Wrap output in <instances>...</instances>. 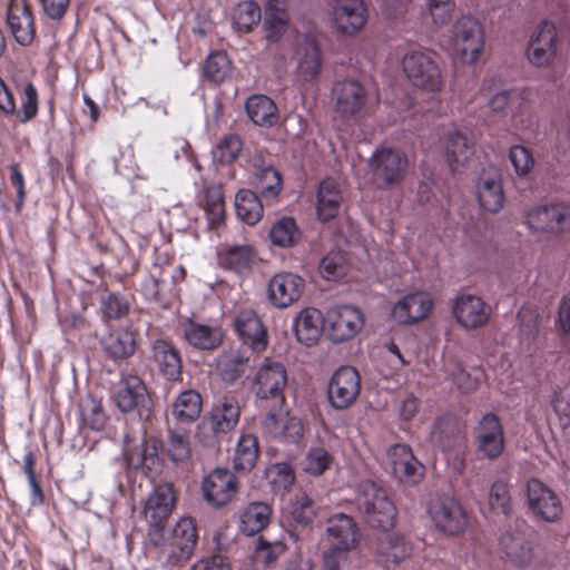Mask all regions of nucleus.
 <instances>
[{
  "instance_id": "41",
  "label": "nucleus",
  "mask_w": 570,
  "mask_h": 570,
  "mask_svg": "<svg viewBox=\"0 0 570 570\" xmlns=\"http://www.w3.org/2000/svg\"><path fill=\"white\" fill-rule=\"evenodd\" d=\"M154 358L160 371L169 380H176L181 373V362L176 348L166 341H156L153 346Z\"/></svg>"
},
{
  "instance_id": "8",
  "label": "nucleus",
  "mask_w": 570,
  "mask_h": 570,
  "mask_svg": "<svg viewBox=\"0 0 570 570\" xmlns=\"http://www.w3.org/2000/svg\"><path fill=\"white\" fill-rule=\"evenodd\" d=\"M451 314L460 328L476 331L488 325L492 307L479 295L462 293L452 299Z\"/></svg>"
},
{
  "instance_id": "38",
  "label": "nucleus",
  "mask_w": 570,
  "mask_h": 570,
  "mask_svg": "<svg viewBox=\"0 0 570 570\" xmlns=\"http://www.w3.org/2000/svg\"><path fill=\"white\" fill-rule=\"evenodd\" d=\"M245 110L248 118L261 127H272L278 119L276 105L265 95H253L247 98Z\"/></svg>"
},
{
  "instance_id": "60",
  "label": "nucleus",
  "mask_w": 570,
  "mask_h": 570,
  "mask_svg": "<svg viewBox=\"0 0 570 570\" xmlns=\"http://www.w3.org/2000/svg\"><path fill=\"white\" fill-rule=\"evenodd\" d=\"M511 127L518 131L531 129L535 124L533 109L529 102H520L511 110Z\"/></svg>"
},
{
  "instance_id": "31",
  "label": "nucleus",
  "mask_w": 570,
  "mask_h": 570,
  "mask_svg": "<svg viewBox=\"0 0 570 570\" xmlns=\"http://www.w3.org/2000/svg\"><path fill=\"white\" fill-rule=\"evenodd\" d=\"M292 327L297 341L311 346L318 341L325 330V315L315 307L303 308L293 318Z\"/></svg>"
},
{
  "instance_id": "10",
  "label": "nucleus",
  "mask_w": 570,
  "mask_h": 570,
  "mask_svg": "<svg viewBox=\"0 0 570 570\" xmlns=\"http://www.w3.org/2000/svg\"><path fill=\"white\" fill-rule=\"evenodd\" d=\"M527 226L538 233L558 235L570 230V205L553 203L537 205L525 216Z\"/></svg>"
},
{
  "instance_id": "37",
  "label": "nucleus",
  "mask_w": 570,
  "mask_h": 570,
  "mask_svg": "<svg viewBox=\"0 0 570 570\" xmlns=\"http://www.w3.org/2000/svg\"><path fill=\"white\" fill-rule=\"evenodd\" d=\"M444 149L446 161L453 171L464 167L473 154L466 136L458 129H453L446 135Z\"/></svg>"
},
{
  "instance_id": "15",
  "label": "nucleus",
  "mask_w": 570,
  "mask_h": 570,
  "mask_svg": "<svg viewBox=\"0 0 570 570\" xmlns=\"http://www.w3.org/2000/svg\"><path fill=\"white\" fill-rule=\"evenodd\" d=\"M305 291V281L302 276L292 272H279L274 274L266 288L269 304L284 309L297 303Z\"/></svg>"
},
{
  "instance_id": "25",
  "label": "nucleus",
  "mask_w": 570,
  "mask_h": 570,
  "mask_svg": "<svg viewBox=\"0 0 570 570\" xmlns=\"http://www.w3.org/2000/svg\"><path fill=\"white\" fill-rule=\"evenodd\" d=\"M7 23L17 42L31 43L35 37V21L27 0H10L7 9Z\"/></svg>"
},
{
  "instance_id": "3",
  "label": "nucleus",
  "mask_w": 570,
  "mask_h": 570,
  "mask_svg": "<svg viewBox=\"0 0 570 570\" xmlns=\"http://www.w3.org/2000/svg\"><path fill=\"white\" fill-rule=\"evenodd\" d=\"M372 183L382 189L399 185L409 168L406 155L395 148H381L374 151L368 161Z\"/></svg>"
},
{
  "instance_id": "50",
  "label": "nucleus",
  "mask_w": 570,
  "mask_h": 570,
  "mask_svg": "<svg viewBox=\"0 0 570 570\" xmlns=\"http://www.w3.org/2000/svg\"><path fill=\"white\" fill-rule=\"evenodd\" d=\"M230 60L223 51L210 53L204 65V73L206 78L215 83L223 82L230 73Z\"/></svg>"
},
{
  "instance_id": "63",
  "label": "nucleus",
  "mask_w": 570,
  "mask_h": 570,
  "mask_svg": "<svg viewBox=\"0 0 570 570\" xmlns=\"http://www.w3.org/2000/svg\"><path fill=\"white\" fill-rule=\"evenodd\" d=\"M101 308L105 316L117 320L128 314L130 303L127 297L111 293L102 299Z\"/></svg>"
},
{
  "instance_id": "23",
  "label": "nucleus",
  "mask_w": 570,
  "mask_h": 570,
  "mask_svg": "<svg viewBox=\"0 0 570 570\" xmlns=\"http://www.w3.org/2000/svg\"><path fill=\"white\" fill-rule=\"evenodd\" d=\"M389 465L401 482L417 483L423 476V465L406 444H394L387 450Z\"/></svg>"
},
{
  "instance_id": "45",
  "label": "nucleus",
  "mask_w": 570,
  "mask_h": 570,
  "mask_svg": "<svg viewBox=\"0 0 570 570\" xmlns=\"http://www.w3.org/2000/svg\"><path fill=\"white\" fill-rule=\"evenodd\" d=\"M258 459V445L256 436L253 434H243L237 443L234 466L237 470L249 471L256 464Z\"/></svg>"
},
{
  "instance_id": "27",
  "label": "nucleus",
  "mask_w": 570,
  "mask_h": 570,
  "mask_svg": "<svg viewBox=\"0 0 570 570\" xmlns=\"http://www.w3.org/2000/svg\"><path fill=\"white\" fill-rule=\"evenodd\" d=\"M366 19L367 10L363 0H336L333 20L341 32L356 33L364 27Z\"/></svg>"
},
{
  "instance_id": "28",
  "label": "nucleus",
  "mask_w": 570,
  "mask_h": 570,
  "mask_svg": "<svg viewBox=\"0 0 570 570\" xmlns=\"http://www.w3.org/2000/svg\"><path fill=\"white\" fill-rule=\"evenodd\" d=\"M235 330L244 344L254 352H263L267 347V333L255 311L243 309L234 321Z\"/></svg>"
},
{
  "instance_id": "14",
  "label": "nucleus",
  "mask_w": 570,
  "mask_h": 570,
  "mask_svg": "<svg viewBox=\"0 0 570 570\" xmlns=\"http://www.w3.org/2000/svg\"><path fill=\"white\" fill-rule=\"evenodd\" d=\"M527 502L531 513L547 522L558 521L563 512L559 495L535 478L527 483Z\"/></svg>"
},
{
  "instance_id": "39",
  "label": "nucleus",
  "mask_w": 570,
  "mask_h": 570,
  "mask_svg": "<svg viewBox=\"0 0 570 570\" xmlns=\"http://www.w3.org/2000/svg\"><path fill=\"white\" fill-rule=\"evenodd\" d=\"M187 342L202 350H213L222 342V332L218 327L189 321L184 328Z\"/></svg>"
},
{
  "instance_id": "53",
  "label": "nucleus",
  "mask_w": 570,
  "mask_h": 570,
  "mask_svg": "<svg viewBox=\"0 0 570 570\" xmlns=\"http://www.w3.org/2000/svg\"><path fill=\"white\" fill-rule=\"evenodd\" d=\"M242 140L237 135H227L213 150V158L219 164L233 163L242 151Z\"/></svg>"
},
{
  "instance_id": "17",
  "label": "nucleus",
  "mask_w": 570,
  "mask_h": 570,
  "mask_svg": "<svg viewBox=\"0 0 570 570\" xmlns=\"http://www.w3.org/2000/svg\"><path fill=\"white\" fill-rule=\"evenodd\" d=\"M202 490L207 503L220 508L235 498L238 480L228 469L216 468L204 478Z\"/></svg>"
},
{
  "instance_id": "13",
  "label": "nucleus",
  "mask_w": 570,
  "mask_h": 570,
  "mask_svg": "<svg viewBox=\"0 0 570 570\" xmlns=\"http://www.w3.org/2000/svg\"><path fill=\"white\" fill-rule=\"evenodd\" d=\"M434 307L429 292L414 291L400 297L391 308L392 320L400 325H415L426 320Z\"/></svg>"
},
{
  "instance_id": "7",
  "label": "nucleus",
  "mask_w": 570,
  "mask_h": 570,
  "mask_svg": "<svg viewBox=\"0 0 570 570\" xmlns=\"http://www.w3.org/2000/svg\"><path fill=\"white\" fill-rule=\"evenodd\" d=\"M198 540V531L191 518H180L171 530L165 544L164 556L166 563L171 567L187 563L194 554Z\"/></svg>"
},
{
  "instance_id": "19",
  "label": "nucleus",
  "mask_w": 570,
  "mask_h": 570,
  "mask_svg": "<svg viewBox=\"0 0 570 570\" xmlns=\"http://www.w3.org/2000/svg\"><path fill=\"white\" fill-rule=\"evenodd\" d=\"M118 409L126 413L137 410L140 415L149 412L151 400L144 382L136 375H125L114 395Z\"/></svg>"
},
{
  "instance_id": "34",
  "label": "nucleus",
  "mask_w": 570,
  "mask_h": 570,
  "mask_svg": "<svg viewBox=\"0 0 570 570\" xmlns=\"http://www.w3.org/2000/svg\"><path fill=\"white\" fill-rule=\"evenodd\" d=\"M218 265L237 274H248L257 264L258 257L250 245L226 247L217 254Z\"/></svg>"
},
{
  "instance_id": "36",
  "label": "nucleus",
  "mask_w": 570,
  "mask_h": 570,
  "mask_svg": "<svg viewBox=\"0 0 570 570\" xmlns=\"http://www.w3.org/2000/svg\"><path fill=\"white\" fill-rule=\"evenodd\" d=\"M273 509L267 502L253 501L239 513V531L252 537L263 531L269 523Z\"/></svg>"
},
{
  "instance_id": "29",
  "label": "nucleus",
  "mask_w": 570,
  "mask_h": 570,
  "mask_svg": "<svg viewBox=\"0 0 570 570\" xmlns=\"http://www.w3.org/2000/svg\"><path fill=\"white\" fill-rule=\"evenodd\" d=\"M501 559L514 568H525L533 559V549L529 540L520 533H504L499 541Z\"/></svg>"
},
{
  "instance_id": "22",
  "label": "nucleus",
  "mask_w": 570,
  "mask_h": 570,
  "mask_svg": "<svg viewBox=\"0 0 570 570\" xmlns=\"http://www.w3.org/2000/svg\"><path fill=\"white\" fill-rule=\"evenodd\" d=\"M366 100V90L356 80L338 81L332 89L334 111L342 118L357 115L365 106Z\"/></svg>"
},
{
  "instance_id": "40",
  "label": "nucleus",
  "mask_w": 570,
  "mask_h": 570,
  "mask_svg": "<svg viewBox=\"0 0 570 570\" xmlns=\"http://www.w3.org/2000/svg\"><path fill=\"white\" fill-rule=\"evenodd\" d=\"M202 396L195 390L181 392L174 401L171 415L177 422L190 423L196 421L202 412Z\"/></svg>"
},
{
  "instance_id": "26",
  "label": "nucleus",
  "mask_w": 570,
  "mask_h": 570,
  "mask_svg": "<svg viewBox=\"0 0 570 570\" xmlns=\"http://www.w3.org/2000/svg\"><path fill=\"white\" fill-rule=\"evenodd\" d=\"M176 503V495L173 485L169 483L159 484L149 494L145 508V519L151 527L160 528L163 522L173 512Z\"/></svg>"
},
{
  "instance_id": "49",
  "label": "nucleus",
  "mask_w": 570,
  "mask_h": 570,
  "mask_svg": "<svg viewBox=\"0 0 570 570\" xmlns=\"http://www.w3.org/2000/svg\"><path fill=\"white\" fill-rule=\"evenodd\" d=\"M262 18L261 8L254 1L238 3L234 9L233 22L239 31H249Z\"/></svg>"
},
{
  "instance_id": "18",
  "label": "nucleus",
  "mask_w": 570,
  "mask_h": 570,
  "mask_svg": "<svg viewBox=\"0 0 570 570\" xmlns=\"http://www.w3.org/2000/svg\"><path fill=\"white\" fill-rule=\"evenodd\" d=\"M478 451L489 460L498 459L504 451L505 438L500 419L493 413L484 414L475 430Z\"/></svg>"
},
{
  "instance_id": "35",
  "label": "nucleus",
  "mask_w": 570,
  "mask_h": 570,
  "mask_svg": "<svg viewBox=\"0 0 570 570\" xmlns=\"http://www.w3.org/2000/svg\"><path fill=\"white\" fill-rule=\"evenodd\" d=\"M342 198L340 184L333 178L324 179L320 184L316 195L317 218L322 222L333 219L338 214Z\"/></svg>"
},
{
  "instance_id": "33",
  "label": "nucleus",
  "mask_w": 570,
  "mask_h": 570,
  "mask_svg": "<svg viewBox=\"0 0 570 570\" xmlns=\"http://www.w3.org/2000/svg\"><path fill=\"white\" fill-rule=\"evenodd\" d=\"M296 75L303 81L314 80L322 69V56L316 41L306 37L298 43L295 52Z\"/></svg>"
},
{
  "instance_id": "61",
  "label": "nucleus",
  "mask_w": 570,
  "mask_h": 570,
  "mask_svg": "<svg viewBox=\"0 0 570 570\" xmlns=\"http://www.w3.org/2000/svg\"><path fill=\"white\" fill-rule=\"evenodd\" d=\"M489 507L493 512L507 514L510 510V494L507 483L497 481L491 485Z\"/></svg>"
},
{
  "instance_id": "30",
  "label": "nucleus",
  "mask_w": 570,
  "mask_h": 570,
  "mask_svg": "<svg viewBox=\"0 0 570 570\" xmlns=\"http://www.w3.org/2000/svg\"><path fill=\"white\" fill-rule=\"evenodd\" d=\"M239 406L232 397H225L220 403L214 406L210 414L205 417L200 429L210 432L217 436L232 431L239 420Z\"/></svg>"
},
{
  "instance_id": "56",
  "label": "nucleus",
  "mask_w": 570,
  "mask_h": 570,
  "mask_svg": "<svg viewBox=\"0 0 570 570\" xmlns=\"http://www.w3.org/2000/svg\"><path fill=\"white\" fill-rule=\"evenodd\" d=\"M81 419L85 425L91 430L99 431L105 426L106 415L100 402L95 399L86 400L80 409Z\"/></svg>"
},
{
  "instance_id": "54",
  "label": "nucleus",
  "mask_w": 570,
  "mask_h": 570,
  "mask_svg": "<svg viewBox=\"0 0 570 570\" xmlns=\"http://www.w3.org/2000/svg\"><path fill=\"white\" fill-rule=\"evenodd\" d=\"M332 455L323 446L311 448L303 461V469L312 475H321L332 463Z\"/></svg>"
},
{
  "instance_id": "44",
  "label": "nucleus",
  "mask_w": 570,
  "mask_h": 570,
  "mask_svg": "<svg viewBox=\"0 0 570 570\" xmlns=\"http://www.w3.org/2000/svg\"><path fill=\"white\" fill-rule=\"evenodd\" d=\"M269 238L273 245L277 247H292L298 243L301 232L294 218L283 217L271 227Z\"/></svg>"
},
{
  "instance_id": "6",
  "label": "nucleus",
  "mask_w": 570,
  "mask_h": 570,
  "mask_svg": "<svg viewBox=\"0 0 570 570\" xmlns=\"http://www.w3.org/2000/svg\"><path fill=\"white\" fill-rule=\"evenodd\" d=\"M259 429L265 438L283 442H298L304 432L302 421L289 414L285 403H274L261 417Z\"/></svg>"
},
{
  "instance_id": "57",
  "label": "nucleus",
  "mask_w": 570,
  "mask_h": 570,
  "mask_svg": "<svg viewBox=\"0 0 570 570\" xmlns=\"http://www.w3.org/2000/svg\"><path fill=\"white\" fill-rule=\"evenodd\" d=\"M167 453L174 462L185 461L190 455L189 435L187 432H171L167 443Z\"/></svg>"
},
{
  "instance_id": "2",
  "label": "nucleus",
  "mask_w": 570,
  "mask_h": 570,
  "mask_svg": "<svg viewBox=\"0 0 570 570\" xmlns=\"http://www.w3.org/2000/svg\"><path fill=\"white\" fill-rule=\"evenodd\" d=\"M403 70L412 85L425 92L435 95L443 88L441 67L433 55L429 52L406 53L403 58Z\"/></svg>"
},
{
  "instance_id": "48",
  "label": "nucleus",
  "mask_w": 570,
  "mask_h": 570,
  "mask_svg": "<svg viewBox=\"0 0 570 570\" xmlns=\"http://www.w3.org/2000/svg\"><path fill=\"white\" fill-rule=\"evenodd\" d=\"M203 208L210 224H219L224 219L225 203L220 186L205 188Z\"/></svg>"
},
{
  "instance_id": "46",
  "label": "nucleus",
  "mask_w": 570,
  "mask_h": 570,
  "mask_svg": "<svg viewBox=\"0 0 570 570\" xmlns=\"http://www.w3.org/2000/svg\"><path fill=\"white\" fill-rule=\"evenodd\" d=\"M253 186L264 199H274L282 190V178L275 168L264 167L255 173Z\"/></svg>"
},
{
  "instance_id": "24",
  "label": "nucleus",
  "mask_w": 570,
  "mask_h": 570,
  "mask_svg": "<svg viewBox=\"0 0 570 570\" xmlns=\"http://www.w3.org/2000/svg\"><path fill=\"white\" fill-rule=\"evenodd\" d=\"M557 30L549 21L541 22L534 30L527 50L529 61L535 66L548 65L556 55Z\"/></svg>"
},
{
  "instance_id": "51",
  "label": "nucleus",
  "mask_w": 570,
  "mask_h": 570,
  "mask_svg": "<svg viewBox=\"0 0 570 570\" xmlns=\"http://www.w3.org/2000/svg\"><path fill=\"white\" fill-rule=\"evenodd\" d=\"M292 521L301 525L311 524L316 517L314 502L304 493L298 494L289 504L288 510Z\"/></svg>"
},
{
  "instance_id": "47",
  "label": "nucleus",
  "mask_w": 570,
  "mask_h": 570,
  "mask_svg": "<svg viewBox=\"0 0 570 570\" xmlns=\"http://www.w3.org/2000/svg\"><path fill=\"white\" fill-rule=\"evenodd\" d=\"M104 346L112 357H128L135 351L134 333L127 328L115 331L105 338Z\"/></svg>"
},
{
  "instance_id": "4",
  "label": "nucleus",
  "mask_w": 570,
  "mask_h": 570,
  "mask_svg": "<svg viewBox=\"0 0 570 570\" xmlns=\"http://www.w3.org/2000/svg\"><path fill=\"white\" fill-rule=\"evenodd\" d=\"M453 50L461 62L476 63L484 49V30L478 19L463 16L453 24Z\"/></svg>"
},
{
  "instance_id": "21",
  "label": "nucleus",
  "mask_w": 570,
  "mask_h": 570,
  "mask_svg": "<svg viewBox=\"0 0 570 570\" xmlns=\"http://www.w3.org/2000/svg\"><path fill=\"white\" fill-rule=\"evenodd\" d=\"M325 537L331 548L345 552L356 549L361 541L357 524L352 517L344 513H336L328 518Z\"/></svg>"
},
{
  "instance_id": "11",
  "label": "nucleus",
  "mask_w": 570,
  "mask_h": 570,
  "mask_svg": "<svg viewBox=\"0 0 570 570\" xmlns=\"http://www.w3.org/2000/svg\"><path fill=\"white\" fill-rule=\"evenodd\" d=\"M287 385V371L281 362H264L255 373L253 391L261 402L285 403L284 390Z\"/></svg>"
},
{
  "instance_id": "32",
  "label": "nucleus",
  "mask_w": 570,
  "mask_h": 570,
  "mask_svg": "<svg viewBox=\"0 0 570 570\" xmlns=\"http://www.w3.org/2000/svg\"><path fill=\"white\" fill-rule=\"evenodd\" d=\"M412 544L400 531L381 530L376 539L375 552L384 562L397 563L412 554Z\"/></svg>"
},
{
  "instance_id": "58",
  "label": "nucleus",
  "mask_w": 570,
  "mask_h": 570,
  "mask_svg": "<svg viewBox=\"0 0 570 570\" xmlns=\"http://www.w3.org/2000/svg\"><path fill=\"white\" fill-rule=\"evenodd\" d=\"M286 546L279 541L267 542L258 539L255 548V559L265 567H271L285 552Z\"/></svg>"
},
{
  "instance_id": "55",
  "label": "nucleus",
  "mask_w": 570,
  "mask_h": 570,
  "mask_svg": "<svg viewBox=\"0 0 570 570\" xmlns=\"http://www.w3.org/2000/svg\"><path fill=\"white\" fill-rule=\"evenodd\" d=\"M266 476L276 492L288 491L295 480L292 468L286 463L272 464L266 471Z\"/></svg>"
},
{
  "instance_id": "42",
  "label": "nucleus",
  "mask_w": 570,
  "mask_h": 570,
  "mask_svg": "<svg viewBox=\"0 0 570 570\" xmlns=\"http://www.w3.org/2000/svg\"><path fill=\"white\" fill-rule=\"evenodd\" d=\"M235 209L238 218L247 225H255L263 217V205L250 189H240L235 196Z\"/></svg>"
},
{
  "instance_id": "59",
  "label": "nucleus",
  "mask_w": 570,
  "mask_h": 570,
  "mask_svg": "<svg viewBox=\"0 0 570 570\" xmlns=\"http://www.w3.org/2000/svg\"><path fill=\"white\" fill-rule=\"evenodd\" d=\"M426 9L435 26L448 24L455 9L454 0H426Z\"/></svg>"
},
{
  "instance_id": "43",
  "label": "nucleus",
  "mask_w": 570,
  "mask_h": 570,
  "mask_svg": "<svg viewBox=\"0 0 570 570\" xmlns=\"http://www.w3.org/2000/svg\"><path fill=\"white\" fill-rule=\"evenodd\" d=\"M248 358L238 350H228L217 357V371L226 382H234L239 379L247 366Z\"/></svg>"
},
{
  "instance_id": "62",
  "label": "nucleus",
  "mask_w": 570,
  "mask_h": 570,
  "mask_svg": "<svg viewBox=\"0 0 570 570\" xmlns=\"http://www.w3.org/2000/svg\"><path fill=\"white\" fill-rule=\"evenodd\" d=\"M320 272L327 279H334L345 272V257L340 252L328 253L320 263Z\"/></svg>"
},
{
  "instance_id": "64",
  "label": "nucleus",
  "mask_w": 570,
  "mask_h": 570,
  "mask_svg": "<svg viewBox=\"0 0 570 570\" xmlns=\"http://www.w3.org/2000/svg\"><path fill=\"white\" fill-rule=\"evenodd\" d=\"M521 336L533 340L539 332V314L532 307H522L518 314Z\"/></svg>"
},
{
  "instance_id": "20",
  "label": "nucleus",
  "mask_w": 570,
  "mask_h": 570,
  "mask_svg": "<svg viewBox=\"0 0 570 570\" xmlns=\"http://www.w3.org/2000/svg\"><path fill=\"white\" fill-rule=\"evenodd\" d=\"M480 207L491 214L501 212L505 204V193L501 173L495 168L484 169L475 186Z\"/></svg>"
},
{
  "instance_id": "9",
  "label": "nucleus",
  "mask_w": 570,
  "mask_h": 570,
  "mask_svg": "<svg viewBox=\"0 0 570 570\" xmlns=\"http://www.w3.org/2000/svg\"><path fill=\"white\" fill-rule=\"evenodd\" d=\"M160 448L158 440L145 439L142 434L126 435L125 438L124 451L128 465L141 470L147 475H154L160 471Z\"/></svg>"
},
{
  "instance_id": "1",
  "label": "nucleus",
  "mask_w": 570,
  "mask_h": 570,
  "mask_svg": "<svg viewBox=\"0 0 570 570\" xmlns=\"http://www.w3.org/2000/svg\"><path fill=\"white\" fill-rule=\"evenodd\" d=\"M356 503L371 527L381 530L393 529L396 509L385 491L375 483L365 482L361 485Z\"/></svg>"
},
{
  "instance_id": "52",
  "label": "nucleus",
  "mask_w": 570,
  "mask_h": 570,
  "mask_svg": "<svg viewBox=\"0 0 570 570\" xmlns=\"http://www.w3.org/2000/svg\"><path fill=\"white\" fill-rule=\"evenodd\" d=\"M509 160L518 177H528L535 165L532 153L522 145H514L510 148Z\"/></svg>"
},
{
  "instance_id": "5",
  "label": "nucleus",
  "mask_w": 570,
  "mask_h": 570,
  "mask_svg": "<svg viewBox=\"0 0 570 570\" xmlns=\"http://www.w3.org/2000/svg\"><path fill=\"white\" fill-rule=\"evenodd\" d=\"M428 513L434 527L445 535H459L466 530L469 524L466 511L452 497L444 495L431 500Z\"/></svg>"
},
{
  "instance_id": "16",
  "label": "nucleus",
  "mask_w": 570,
  "mask_h": 570,
  "mask_svg": "<svg viewBox=\"0 0 570 570\" xmlns=\"http://www.w3.org/2000/svg\"><path fill=\"white\" fill-rule=\"evenodd\" d=\"M361 391L357 371L351 366H342L334 372L328 383L327 396L330 404L336 410L351 406Z\"/></svg>"
},
{
  "instance_id": "12",
  "label": "nucleus",
  "mask_w": 570,
  "mask_h": 570,
  "mask_svg": "<svg viewBox=\"0 0 570 570\" xmlns=\"http://www.w3.org/2000/svg\"><path fill=\"white\" fill-rule=\"evenodd\" d=\"M364 326L362 311L353 305H336L325 313V331L333 342L353 338Z\"/></svg>"
}]
</instances>
